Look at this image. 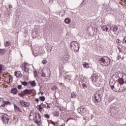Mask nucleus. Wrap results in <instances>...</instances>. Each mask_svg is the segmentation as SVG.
Wrapping results in <instances>:
<instances>
[{
    "label": "nucleus",
    "mask_w": 126,
    "mask_h": 126,
    "mask_svg": "<svg viewBox=\"0 0 126 126\" xmlns=\"http://www.w3.org/2000/svg\"><path fill=\"white\" fill-rule=\"evenodd\" d=\"M70 46L73 52H78L79 51V44L76 41H72L70 44Z\"/></svg>",
    "instance_id": "obj_4"
},
{
    "label": "nucleus",
    "mask_w": 126,
    "mask_h": 126,
    "mask_svg": "<svg viewBox=\"0 0 126 126\" xmlns=\"http://www.w3.org/2000/svg\"><path fill=\"white\" fill-rule=\"evenodd\" d=\"M23 70H24L25 72H26L27 73L29 72V68L24 66L23 68Z\"/></svg>",
    "instance_id": "obj_28"
},
{
    "label": "nucleus",
    "mask_w": 126,
    "mask_h": 126,
    "mask_svg": "<svg viewBox=\"0 0 126 126\" xmlns=\"http://www.w3.org/2000/svg\"><path fill=\"white\" fill-rule=\"evenodd\" d=\"M35 101H36V102H37V103H39V99L36 98V99H35Z\"/></svg>",
    "instance_id": "obj_48"
},
{
    "label": "nucleus",
    "mask_w": 126,
    "mask_h": 126,
    "mask_svg": "<svg viewBox=\"0 0 126 126\" xmlns=\"http://www.w3.org/2000/svg\"><path fill=\"white\" fill-rule=\"evenodd\" d=\"M83 88L84 89H86L87 88V87H86V85H85V84H83Z\"/></svg>",
    "instance_id": "obj_43"
},
{
    "label": "nucleus",
    "mask_w": 126,
    "mask_h": 126,
    "mask_svg": "<svg viewBox=\"0 0 126 126\" xmlns=\"http://www.w3.org/2000/svg\"><path fill=\"white\" fill-rule=\"evenodd\" d=\"M14 110L16 112H20V113H22V110H21V108H20V107H18L17 105L15 104L14 105Z\"/></svg>",
    "instance_id": "obj_14"
},
{
    "label": "nucleus",
    "mask_w": 126,
    "mask_h": 126,
    "mask_svg": "<svg viewBox=\"0 0 126 126\" xmlns=\"http://www.w3.org/2000/svg\"><path fill=\"white\" fill-rule=\"evenodd\" d=\"M44 117L45 118H46V119H50V115L48 114H45Z\"/></svg>",
    "instance_id": "obj_35"
},
{
    "label": "nucleus",
    "mask_w": 126,
    "mask_h": 126,
    "mask_svg": "<svg viewBox=\"0 0 126 126\" xmlns=\"http://www.w3.org/2000/svg\"><path fill=\"white\" fill-rule=\"evenodd\" d=\"M123 44H126V37L124 38V39L123 40Z\"/></svg>",
    "instance_id": "obj_38"
},
{
    "label": "nucleus",
    "mask_w": 126,
    "mask_h": 126,
    "mask_svg": "<svg viewBox=\"0 0 126 126\" xmlns=\"http://www.w3.org/2000/svg\"><path fill=\"white\" fill-rule=\"evenodd\" d=\"M29 83L32 87H35V86H36V82L35 81H30L29 82Z\"/></svg>",
    "instance_id": "obj_18"
},
{
    "label": "nucleus",
    "mask_w": 126,
    "mask_h": 126,
    "mask_svg": "<svg viewBox=\"0 0 126 126\" xmlns=\"http://www.w3.org/2000/svg\"><path fill=\"white\" fill-rule=\"evenodd\" d=\"M77 111L79 114L82 115V116H84V115H86L88 110L85 106H82L78 108Z\"/></svg>",
    "instance_id": "obj_7"
},
{
    "label": "nucleus",
    "mask_w": 126,
    "mask_h": 126,
    "mask_svg": "<svg viewBox=\"0 0 126 126\" xmlns=\"http://www.w3.org/2000/svg\"><path fill=\"white\" fill-rule=\"evenodd\" d=\"M29 118L31 121H33L35 120V114L33 113V112H31L30 114Z\"/></svg>",
    "instance_id": "obj_17"
},
{
    "label": "nucleus",
    "mask_w": 126,
    "mask_h": 126,
    "mask_svg": "<svg viewBox=\"0 0 126 126\" xmlns=\"http://www.w3.org/2000/svg\"><path fill=\"white\" fill-rule=\"evenodd\" d=\"M11 51V50H10V53Z\"/></svg>",
    "instance_id": "obj_57"
},
{
    "label": "nucleus",
    "mask_w": 126,
    "mask_h": 126,
    "mask_svg": "<svg viewBox=\"0 0 126 126\" xmlns=\"http://www.w3.org/2000/svg\"><path fill=\"white\" fill-rule=\"evenodd\" d=\"M19 95L20 97H23V96H25V94H23V91L21 93V94H19Z\"/></svg>",
    "instance_id": "obj_40"
},
{
    "label": "nucleus",
    "mask_w": 126,
    "mask_h": 126,
    "mask_svg": "<svg viewBox=\"0 0 126 126\" xmlns=\"http://www.w3.org/2000/svg\"><path fill=\"white\" fill-rule=\"evenodd\" d=\"M44 74H42L43 76H44Z\"/></svg>",
    "instance_id": "obj_55"
},
{
    "label": "nucleus",
    "mask_w": 126,
    "mask_h": 126,
    "mask_svg": "<svg viewBox=\"0 0 126 126\" xmlns=\"http://www.w3.org/2000/svg\"><path fill=\"white\" fill-rule=\"evenodd\" d=\"M9 8H12V5H9Z\"/></svg>",
    "instance_id": "obj_50"
},
{
    "label": "nucleus",
    "mask_w": 126,
    "mask_h": 126,
    "mask_svg": "<svg viewBox=\"0 0 126 126\" xmlns=\"http://www.w3.org/2000/svg\"><path fill=\"white\" fill-rule=\"evenodd\" d=\"M42 63H43V64H46V63H47V60H43L42 61Z\"/></svg>",
    "instance_id": "obj_37"
},
{
    "label": "nucleus",
    "mask_w": 126,
    "mask_h": 126,
    "mask_svg": "<svg viewBox=\"0 0 126 126\" xmlns=\"http://www.w3.org/2000/svg\"><path fill=\"white\" fill-rule=\"evenodd\" d=\"M65 126V124H63L61 126Z\"/></svg>",
    "instance_id": "obj_52"
},
{
    "label": "nucleus",
    "mask_w": 126,
    "mask_h": 126,
    "mask_svg": "<svg viewBox=\"0 0 126 126\" xmlns=\"http://www.w3.org/2000/svg\"><path fill=\"white\" fill-rule=\"evenodd\" d=\"M110 86L111 87V89L114 91V92H117V91L118 92V91H120L122 85L118 82V83H115L114 85H112V84H110Z\"/></svg>",
    "instance_id": "obj_5"
},
{
    "label": "nucleus",
    "mask_w": 126,
    "mask_h": 126,
    "mask_svg": "<svg viewBox=\"0 0 126 126\" xmlns=\"http://www.w3.org/2000/svg\"><path fill=\"white\" fill-rule=\"evenodd\" d=\"M11 51V50H10V53Z\"/></svg>",
    "instance_id": "obj_56"
},
{
    "label": "nucleus",
    "mask_w": 126,
    "mask_h": 126,
    "mask_svg": "<svg viewBox=\"0 0 126 126\" xmlns=\"http://www.w3.org/2000/svg\"><path fill=\"white\" fill-rule=\"evenodd\" d=\"M92 81L96 87H99L101 83L103 82V80L101 77L98 76L97 73H94L91 77Z\"/></svg>",
    "instance_id": "obj_1"
},
{
    "label": "nucleus",
    "mask_w": 126,
    "mask_h": 126,
    "mask_svg": "<svg viewBox=\"0 0 126 126\" xmlns=\"http://www.w3.org/2000/svg\"><path fill=\"white\" fill-rule=\"evenodd\" d=\"M51 123L52 125H54V126H56V123L54 122L53 121H51Z\"/></svg>",
    "instance_id": "obj_46"
},
{
    "label": "nucleus",
    "mask_w": 126,
    "mask_h": 126,
    "mask_svg": "<svg viewBox=\"0 0 126 126\" xmlns=\"http://www.w3.org/2000/svg\"><path fill=\"white\" fill-rule=\"evenodd\" d=\"M101 29L103 31H106V26H103L101 27Z\"/></svg>",
    "instance_id": "obj_34"
},
{
    "label": "nucleus",
    "mask_w": 126,
    "mask_h": 126,
    "mask_svg": "<svg viewBox=\"0 0 126 126\" xmlns=\"http://www.w3.org/2000/svg\"><path fill=\"white\" fill-rule=\"evenodd\" d=\"M118 82L121 85V87H120V89L119 91H118V93L120 92H124L125 90H126V86L125 84V81H124L123 78H119L118 79Z\"/></svg>",
    "instance_id": "obj_6"
},
{
    "label": "nucleus",
    "mask_w": 126,
    "mask_h": 126,
    "mask_svg": "<svg viewBox=\"0 0 126 126\" xmlns=\"http://www.w3.org/2000/svg\"><path fill=\"white\" fill-rule=\"evenodd\" d=\"M8 80H9L8 82H11L12 81V80H13L12 76H10L9 77H8Z\"/></svg>",
    "instance_id": "obj_33"
},
{
    "label": "nucleus",
    "mask_w": 126,
    "mask_h": 126,
    "mask_svg": "<svg viewBox=\"0 0 126 126\" xmlns=\"http://www.w3.org/2000/svg\"><path fill=\"white\" fill-rule=\"evenodd\" d=\"M11 93L13 94V95H16L17 93H18V91L17 90V89L16 88H13L11 90Z\"/></svg>",
    "instance_id": "obj_15"
},
{
    "label": "nucleus",
    "mask_w": 126,
    "mask_h": 126,
    "mask_svg": "<svg viewBox=\"0 0 126 126\" xmlns=\"http://www.w3.org/2000/svg\"><path fill=\"white\" fill-rule=\"evenodd\" d=\"M73 118H69L67 120V122H68V121H69V120H72Z\"/></svg>",
    "instance_id": "obj_49"
},
{
    "label": "nucleus",
    "mask_w": 126,
    "mask_h": 126,
    "mask_svg": "<svg viewBox=\"0 0 126 126\" xmlns=\"http://www.w3.org/2000/svg\"><path fill=\"white\" fill-rule=\"evenodd\" d=\"M57 87L56 86H54L51 88L52 90H57Z\"/></svg>",
    "instance_id": "obj_36"
},
{
    "label": "nucleus",
    "mask_w": 126,
    "mask_h": 126,
    "mask_svg": "<svg viewBox=\"0 0 126 126\" xmlns=\"http://www.w3.org/2000/svg\"><path fill=\"white\" fill-rule=\"evenodd\" d=\"M22 85H24V86H28L29 85V84L27 82L24 81V82H21Z\"/></svg>",
    "instance_id": "obj_27"
},
{
    "label": "nucleus",
    "mask_w": 126,
    "mask_h": 126,
    "mask_svg": "<svg viewBox=\"0 0 126 126\" xmlns=\"http://www.w3.org/2000/svg\"><path fill=\"white\" fill-rule=\"evenodd\" d=\"M6 53V49H0V55L2 56L3 55H4Z\"/></svg>",
    "instance_id": "obj_19"
},
{
    "label": "nucleus",
    "mask_w": 126,
    "mask_h": 126,
    "mask_svg": "<svg viewBox=\"0 0 126 126\" xmlns=\"http://www.w3.org/2000/svg\"><path fill=\"white\" fill-rule=\"evenodd\" d=\"M111 110H115L116 108H115V107H113V108H111Z\"/></svg>",
    "instance_id": "obj_51"
},
{
    "label": "nucleus",
    "mask_w": 126,
    "mask_h": 126,
    "mask_svg": "<svg viewBox=\"0 0 126 126\" xmlns=\"http://www.w3.org/2000/svg\"><path fill=\"white\" fill-rule=\"evenodd\" d=\"M32 36L33 37V38H36L37 36H38V34H37V33H36V31H34L33 32H32Z\"/></svg>",
    "instance_id": "obj_24"
},
{
    "label": "nucleus",
    "mask_w": 126,
    "mask_h": 126,
    "mask_svg": "<svg viewBox=\"0 0 126 126\" xmlns=\"http://www.w3.org/2000/svg\"><path fill=\"white\" fill-rule=\"evenodd\" d=\"M121 58H122V57H121V55H118V57H117V59L118 60H121Z\"/></svg>",
    "instance_id": "obj_44"
},
{
    "label": "nucleus",
    "mask_w": 126,
    "mask_h": 126,
    "mask_svg": "<svg viewBox=\"0 0 126 126\" xmlns=\"http://www.w3.org/2000/svg\"><path fill=\"white\" fill-rule=\"evenodd\" d=\"M3 67H4L3 65L0 64V73H1V70L3 69Z\"/></svg>",
    "instance_id": "obj_32"
},
{
    "label": "nucleus",
    "mask_w": 126,
    "mask_h": 126,
    "mask_svg": "<svg viewBox=\"0 0 126 126\" xmlns=\"http://www.w3.org/2000/svg\"><path fill=\"white\" fill-rule=\"evenodd\" d=\"M23 94H24V95H27L31 94V93H32V91L31 90L26 89L23 91Z\"/></svg>",
    "instance_id": "obj_13"
},
{
    "label": "nucleus",
    "mask_w": 126,
    "mask_h": 126,
    "mask_svg": "<svg viewBox=\"0 0 126 126\" xmlns=\"http://www.w3.org/2000/svg\"><path fill=\"white\" fill-rule=\"evenodd\" d=\"M125 85H126V84H124Z\"/></svg>",
    "instance_id": "obj_58"
},
{
    "label": "nucleus",
    "mask_w": 126,
    "mask_h": 126,
    "mask_svg": "<svg viewBox=\"0 0 126 126\" xmlns=\"http://www.w3.org/2000/svg\"><path fill=\"white\" fill-rule=\"evenodd\" d=\"M76 97H77L76 93L73 92L71 94V98H76Z\"/></svg>",
    "instance_id": "obj_20"
},
{
    "label": "nucleus",
    "mask_w": 126,
    "mask_h": 126,
    "mask_svg": "<svg viewBox=\"0 0 126 126\" xmlns=\"http://www.w3.org/2000/svg\"><path fill=\"white\" fill-rule=\"evenodd\" d=\"M105 30L106 31V32H110L111 31V27L108 28V27L105 26Z\"/></svg>",
    "instance_id": "obj_31"
},
{
    "label": "nucleus",
    "mask_w": 126,
    "mask_h": 126,
    "mask_svg": "<svg viewBox=\"0 0 126 126\" xmlns=\"http://www.w3.org/2000/svg\"><path fill=\"white\" fill-rule=\"evenodd\" d=\"M2 121L4 124L8 123L9 121V116L7 114H4L2 117Z\"/></svg>",
    "instance_id": "obj_9"
},
{
    "label": "nucleus",
    "mask_w": 126,
    "mask_h": 126,
    "mask_svg": "<svg viewBox=\"0 0 126 126\" xmlns=\"http://www.w3.org/2000/svg\"><path fill=\"white\" fill-rule=\"evenodd\" d=\"M121 42H122V41L120 40V39H117L116 40V43H118L119 44H120V43H121Z\"/></svg>",
    "instance_id": "obj_42"
},
{
    "label": "nucleus",
    "mask_w": 126,
    "mask_h": 126,
    "mask_svg": "<svg viewBox=\"0 0 126 126\" xmlns=\"http://www.w3.org/2000/svg\"><path fill=\"white\" fill-rule=\"evenodd\" d=\"M46 107L47 105L41 103L40 105H37L36 108L38 109L39 112H42L43 111V109H44V108H46Z\"/></svg>",
    "instance_id": "obj_10"
},
{
    "label": "nucleus",
    "mask_w": 126,
    "mask_h": 126,
    "mask_svg": "<svg viewBox=\"0 0 126 126\" xmlns=\"http://www.w3.org/2000/svg\"><path fill=\"white\" fill-rule=\"evenodd\" d=\"M39 99L40 100V101L44 102V101H45V100H46V98H45V96H40L39 97Z\"/></svg>",
    "instance_id": "obj_30"
},
{
    "label": "nucleus",
    "mask_w": 126,
    "mask_h": 126,
    "mask_svg": "<svg viewBox=\"0 0 126 126\" xmlns=\"http://www.w3.org/2000/svg\"><path fill=\"white\" fill-rule=\"evenodd\" d=\"M125 3L126 4V0L125 1Z\"/></svg>",
    "instance_id": "obj_54"
},
{
    "label": "nucleus",
    "mask_w": 126,
    "mask_h": 126,
    "mask_svg": "<svg viewBox=\"0 0 126 126\" xmlns=\"http://www.w3.org/2000/svg\"><path fill=\"white\" fill-rule=\"evenodd\" d=\"M10 44H11L10 42L5 41L4 43L5 48L10 46Z\"/></svg>",
    "instance_id": "obj_25"
},
{
    "label": "nucleus",
    "mask_w": 126,
    "mask_h": 126,
    "mask_svg": "<svg viewBox=\"0 0 126 126\" xmlns=\"http://www.w3.org/2000/svg\"><path fill=\"white\" fill-rule=\"evenodd\" d=\"M112 77L114 78L115 80H116V81H118V82H119V78H120V77H119V75L118 74V73L113 74Z\"/></svg>",
    "instance_id": "obj_16"
},
{
    "label": "nucleus",
    "mask_w": 126,
    "mask_h": 126,
    "mask_svg": "<svg viewBox=\"0 0 126 126\" xmlns=\"http://www.w3.org/2000/svg\"><path fill=\"white\" fill-rule=\"evenodd\" d=\"M64 22L66 24H69V23H70V20H69V19H68V18H66L64 20Z\"/></svg>",
    "instance_id": "obj_26"
},
{
    "label": "nucleus",
    "mask_w": 126,
    "mask_h": 126,
    "mask_svg": "<svg viewBox=\"0 0 126 126\" xmlns=\"http://www.w3.org/2000/svg\"><path fill=\"white\" fill-rule=\"evenodd\" d=\"M42 95H43V93H41Z\"/></svg>",
    "instance_id": "obj_59"
},
{
    "label": "nucleus",
    "mask_w": 126,
    "mask_h": 126,
    "mask_svg": "<svg viewBox=\"0 0 126 126\" xmlns=\"http://www.w3.org/2000/svg\"><path fill=\"white\" fill-rule=\"evenodd\" d=\"M18 89H22V86L21 85H18Z\"/></svg>",
    "instance_id": "obj_45"
},
{
    "label": "nucleus",
    "mask_w": 126,
    "mask_h": 126,
    "mask_svg": "<svg viewBox=\"0 0 126 126\" xmlns=\"http://www.w3.org/2000/svg\"><path fill=\"white\" fill-rule=\"evenodd\" d=\"M35 118H34V122L35 123V124H38L42 120L41 118V115H40V114L37 113L35 114Z\"/></svg>",
    "instance_id": "obj_8"
},
{
    "label": "nucleus",
    "mask_w": 126,
    "mask_h": 126,
    "mask_svg": "<svg viewBox=\"0 0 126 126\" xmlns=\"http://www.w3.org/2000/svg\"><path fill=\"white\" fill-rule=\"evenodd\" d=\"M83 65L85 68H88L89 67L88 66L89 65V64L88 63H85V64H83Z\"/></svg>",
    "instance_id": "obj_29"
},
{
    "label": "nucleus",
    "mask_w": 126,
    "mask_h": 126,
    "mask_svg": "<svg viewBox=\"0 0 126 126\" xmlns=\"http://www.w3.org/2000/svg\"><path fill=\"white\" fill-rule=\"evenodd\" d=\"M109 27H110V30L111 31H112V32H117L118 31V29H119V28L118 27V26L116 25H112V26H109Z\"/></svg>",
    "instance_id": "obj_11"
},
{
    "label": "nucleus",
    "mask_w": 126,
    "mask_h": 126,
    "mask_svg": "<svg viewBox=\"0 0 126 126\" xmlns=\"http://www.w3.org/2000/svg\"><path fill=\"white\" fill-rule=\"evenodd\" d=\"M47 106L46 107V109L48 110L49 109H51V107H50V104H49L48 103H47Z\"/></svg>",
    "instance_id": "obj_41"
},
{
    "label": "nucleus",
    "mask_w": 126,
    "mask_h": 126,
    "mask_svg": "<svg viewBox=\"0 0 126 126\" xmlns=\"http://www.w3.org/2000/svg\"><path fill=\"white\" fill-rule=\"evenodd\" d=\"M69 56L67 55L66 58H69Z\"/></svg>",
    "instance_id": "obj_53"
},
{
    "label": "nucleus",
    "mask_w": 126,
    "mask_h": 126,
    "mask_svg": "<svg viewBox=\"0 0 126 126\" xmlns=\"http://www.w3.org/2000/svg\"><path fill=\"white\" fill-rule=\"evenodd\" d=\"M98 63H100L101 65L108 66L111 63V59L108 57L104 56L99 59Z\"/></svg>",
    "instance_id": "obj_2"
},
{
    "label": "nucleus",
    "mask_w": 126,
    "mask_h": 126,
    "mask_svg": "<svg viewBox=\"0 0 126 126\" xmlns=\"http://www.w3.org/2000/svg\"><path fill=\"white\" fill-rule=\"evenodd\" d=\"M15 75L16 77H21V73L20 71H17L15 72Z\"/></svg>",
    "instance_id": "obj_21"
},
{
    "label": "nucleus",
    "mask_w": 126,
    "mask_h": 126,
    "mask_svg": "<svg viewBox=\"0 0 126 126\" xmlns=\"http://www.w3.org/2000/svg\"><path fill=\"white\" fill-rule=\"evenodd\" d=\"M34 76H37V72H34Z\"/></svg>",
    "instance_id": "obj_47"
},
{
    "label": "nucleus",
    "mask_w": 126,
    "mask_h": 126,
    "mask_svg": "<svg viewBox=\"0 0 126 126\" xmlns=\"http://www.w3.org/2000/svg\"><path fill=\"white\" fill-rule=\"evenodd\" d=\"M4 102H3V104H5V105H8V104H9V102L8 101H5L4 102V101H3Z\"/></svg>",
    "instance_id": "obj_39"
},
{
    "label": "nucleus",
    "mask_w": 126,
    "mask_h": 126,
    "mask_svg": "<svg viewBox=\"0 0 126 126\" xmlns=\"http://www.w3.org/2000/svg\"><path fill=\"white\" fill-rule=\"evenodd\" d=\"M20 105L23 106V107H29V106H30V102H25V101H24V100H21L20 101Z\"/></svg>",
    "instance_id": "obj_12"
},
{
    "label": "nucleus",
    "mask_w": 126,
    "mask_h": 126,
    "mask_svg": "<svg viewBox=\"0 0 126 126\" xmlns=\"http://www.w3.org/2000/svg\"><path fill=\"white\" fill-rule=\"evenodd\" d=\"M3 100H1V99L0 98V107H3V108L5 107V104H3Z\"/></svg>",
    "instance_id": "obj_22"
},
{
    "label": "nucleus",
    "mask_w": 126,
    "mask_h": 126,
    "mask_svg": "<svg viewBox=\"0 0 126 126\" xmlns=\"http://www.w3.org/2000/svg\"><path fill=\"white\" fill-rule=\"evenodd\" d=\"M101 91H97L94 94L93 101L96 106L99 105V103L101 102Z\"/></svg>",
    "instance_id": "obj_3"
},
{
    "label": "nucleus",
    "mask_w": 126,
    "mask_h": 126,
    "mask_svg": "<svg viewBox=\"0 0 126 126\" xmlns=\"http://www.w3.org/2000/svg\"><path fill=\"white\" fill-rule=\"evenodd\" d=\"M53 115L55 117H59V116H60V112L58 111H55L53 113Z\"/></svg>",
    "instance_id": "obj_23"
}]
</instances>
